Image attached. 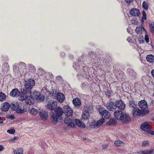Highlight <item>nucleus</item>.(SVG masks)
Instances as JSON below:
<instances>
[{
  "label": "nucleus",
  "mask_w": 154,
  "mask_h": 154,
  "mask_svg": "<svg viewBox=\"0 0 154 154\" xmlns=\"http://www.w3.org/2000/svg\"><path fill=\"white\" fill-rule=\"evenodd\" d=\"M151 74L152 76L154 77V69H153L152 70Z\"/></svg>",
  "instance_id": "nucleus-63"
},
{
  "label": "nucleus",
  "mask_w": 154,
  "mask_h": 154,
  "mask_svg": "<svg viewBox=\"0 0 154 154\" xmlns=\"http://www.w3.org/2000/svg\"><path fill=\"white\" fill-rule=\"evenodd\" d=\"M107 109L109 111H113L116 109V103L109 101L106 104Z\"/></svg>",
  "instance_id": "nucleus-5"
},
{
  "label": "nucleus",
  "mask_w": 154,
  "mask_h": 154,
  "mask_svg": "<svg viewBox=\"0 0 154 154\" xmlns=\"http://www.w3.org/2000/svg\"><path fill=\"white\" fill-rule=\"evenodd\" d=\"M39 96L38 99H36V100H38V102H42L44 100V97L43 95H41V94H40Z\"/></svg>",
  "instance_id": "nucleus-44"
},
{
  "label": "nucleus",
  "mask_w": 154,
  "mask_h": 154,
  "mask_svg": "<svg viewBox=\"0 0 154 154\" xmlns=\"http://www.w3.org/2000/svg\"><path fill=\"white\" fill-rule=\"evenodd\" d=\"M145 39L147 43L149 42V40L148 35H146L145 37Z\"/></svg>",
  "instance_id": "nucleus-54"
},
{
  "label": "nucleus",
  "mask_w": 154,
  "mask_h": 154,
  "mask_svg": "<svg viewBox=\"0 0 154 154\" xmlns=\"http://www.w3.org/2000/svg\"><path fill=\"white\" fill-rule=\"evenodd\" d=\"M75 122L76 125L79 127L84 128L85 127V126L83 122H81L78 119H76L75 120Z\"/></svg>",
  "instance_id": "nucleus-27"
},
{
  "label": "nucleus",
  "mask_w": 154,
  "mask_h": 154,
  "mask_svg": "<svg viewBox=\"0 0 154 154\" xmlns=\"http://www.w3.org/2000/svg\"><path fill=\"white\" fill-rule=\"evenodd\" d=\"M73 66L75 69H79L80 68L79 66L76 65L75 62L73 63Z\"/></svg>",
  "instance_id": "nucleus-49"
},
{
  "label": "nucleus",
  "mask_w": 154,
  "mask_h": 154,
  "mask_svg": "<svg viewBox=\"0 0 154 154\" xmlns=\"http://www.w3.org/2000/svg\"><path fill=\"white\" fill-rule=\"evenodd\" d=\"M146 59L148 62L153 63L154 62V56L152 55H148L146 57Z\"/></svg>",
  "instance_id": "nucleus-30"
},
{
  "label": "nucleus",
  "mask_w": 154,
  "mask_h": 154,
  "mask_svg": "<svg viewBox=\"0 0 154 154\" xmlns=\"http://www.w3.org/2000/svg\"><path fill=\"white\" fill-rule=\"evenodd\" d=\"M142 5L143 8L145 10H147L148 9V5L146 1L143 2Z\"/></svg>",
  "instance_id": "nucleus-42"
},
{
  "label": "nucleus",
  "mask_w": 154,
  "mask_h": 154,
  "mask_svg": "<svg viewBox=\"0 0 154 154\" xmlns=\"http://www.w3.org/2000/svg\"><path fill=\"white\" fill-rule=\"evenodd\" d=\"M27 94V92L23 90V91L20 93V95H18L19 96V100L20 101H23L25 100L27 96L26 95V94ZM28 94V93H27V94Z\"/></svg>",
  "instance_id": "nucleus-21"
},
{
  "label": "nucleus",
  "mask_w": 154,
  "mask_h": 154,
  "mask_svg": "<svg viewBox=\"0 0 154 154\" xmlns=\"http://www.w3.org/2000/svg\"><path fill=\"white\" fill-rule=\"evenodd\" d=\"M134 0H125V2L127 3H130L133 2Z\"/></svg>",
  "instance_id": "nucleus-57"
},
{
  "label": "nucleus",
  "mask_w": 154,
  "mask_h": 154,
  "mask_svg": "<svg viewBox=\"0 0 154 154\" xmlns=\"http://www.w3.org/2000/svg\"><path fill=\"white\" fill-rule=\"evenodd\" d=\"M132 37H129L127 38V40L129 42H132Z\"/></svg>",
  "instance_id": "nucleus-55"
},
{
  "label": "nucleus",
  "mask_w": 154,
  "mask_h": 154,
  "mask_svg": "<svg viewBox=\"0 0 154 154\" xmlns=\"http://www.w3.org/2000/svg\"><path fill=\"white\" fill-rule=\"evenodd\" d=\"M153 149L146 150L140 151L139 153L140 154H151L153 152Z\"/></svg>",
  "instance_id": "nucleus-32"
},
{
  "label": "nucleus",
  "mask_w": 154,
  "mask_h": 154,
  "mask_svg": "<svg viewBox=\"0 0 154 154\" xmlns=\"http://www.w3.org/2000/svg\"><path fill=\"white\" fill-rule=\"evenodd\" d=\"M64 112L65 115L67 116H71L73 113V111L70 107L65 106L63 107Z\"/></svg>",
  "instance_id": "nucleus-8"
},
{
  "label": "nucleus",
  "mask_w": 154,
  "mask_h": 154,
  "mask_svg": "<svg viewBox=\"0 0 154 154\" xmlns=\"http://www.w3.org/2000/svg\"><path fill=\"white\" fill-rule=\"evenodd\" d=\"M11 109L13 110L16 111L17 113L22 114L27 111L26 108H21L18 103H15L12 104Z\"/></svg>",
  "instance_id": "nucleus-2"
},
{
  "label": "nucleus",
  "mask_w": 154,
  "mask_h": 154,
  "mask_svg": "<svg viewBox=\"0 0 154 154\" xmlns=\"http://www.w3.org/2000/svg\"><path fill=\"white\" fill-rule=\"evenodd\" d=\"M1 107V110L2 111L6 112L8 110L10 106V104L8 102L4 103L2 104Z\"/></svg>",
  "instance_id": "nucleus-20"
},
{
  "label": "nucleus",
  "mask_w": 154,
  "mask_h": 154,
  "mask_svg": "<svg viewBox=\"0 0 154 154\" xmlns=\"http://www.w3.org/2000/svg\"><path fill=\"white\" fill-rule=\"evenodd\" d=\"M120 120L124 123H128L131 122V119L129 114H123Z\"/></svg>",
  "instance_id": "nucleus-7"
},
{
  "label": "nucleus",
  "mask_w": 154,
  "mask_h": 154,
  "mask_svg": "<svg viewBox=\"0 0 154 154\" xmlns=\"http://www.w3.org/2000/svg\"><path fill=\"white\" fill-rule=\"evenodd\" d=\"M149 142L148 141H145L143 142L142 146H145L149 145Z\"/></svg>",
  "instance_id": "nucleus-48"
},
{
  "label": "nucleus",
  "mask_w": 154,
  "mask_h": 154,
  "mask_svg": "<svg viewBox=\"0 0 154 154\" xmlns=\"http://www.w3.org/2000/svg\"><path fill=\"white\" fill-rule=\"evenodd\" d=\"M112 92L111 90H108L106 92V94L108 97L110 98L112 95Z\"/></svg>",
  "instance_id": "nucleus-41"
},
{
  "label": "nucleus",
  "mask_w": 154,
  "mask_h": 154,
  "mask_svg": "<svg viewBox=\"0 0 154 154\" xmlns=\"http://www.w3.org/2000/svg\"><path fill=\"white\" fill-rule=\"evenodd\" d=\"M73 104L75 106L80 107L81 105V100L78 98L74 99L72 101Z\"/></svg>",
  "instance_id": "nucleus-25"
},
{
  "label": "nucleus",
  "mask_w": 154,
  "mask_h": 154,
  "mask_svg": "<svg viewBox=\"0 0 154 154\" xmlns=\"http://www.w3.org/2000/svg\"><path fill=\"white\" fill-rule=\"evenodd\" d=\"M132 23L133 24L137 25V21L136 20L133 19L131 20Z\"/></svg>",
  "instance_id": "nucleus-56"
},
{
  "label": "nucleus",
  "mask_w": 154,
  "mask_h": 154,
  "mask_svg": "<svg viewBox=\"0 0 154 154\" xmlns=\"http://www.w3.org/2000/svg\"><path fill=\"white\" fill-rule=\"evenodd\" d=\"M18 138V137H15L13 139H11L10 141L11 143H14V141L16 140H17Z\"/></svg>",
  "instance_id": "nucleus-52"
},
{
  "label": "nucleus",
  "mask_w": 154,
  "mask_h": 154,
  "mask_svg": "<svg viewBox=\"0 0 154 154\" xmlns=\"http://www.w3.org/2000/svg\"><path fill=\"white\" fill-rule=\"evenodd\" d=\"M141 129L143 131L147 132L149 131V129L150 128L149 125L147 122H145L142 123L140 127Z\"/></svg>",
  "instance_id": "nucleus-18"
},
{
  "label": "nucleus",
  "mask_w": 154,
  "mask_h": 154,
  "mask_svg": "<svg viewBox=\"0 0 154 154\" xmlns=\"http://www.w3.org/2000/svg\"><path fill=\"white\" fill-rule=\"evenodd\" d=\"M3 66H5L7 67L8 68L9 67V66H8V63H4Z\"/></svg>",
  "instance_id": "nucleus-62"
},
{
  "label": "nucleus",
  "mask_w": 154,
  "mask_h": 154,
  "mask_svg": "<svg viewBox=\"0 0 154 154\" xmlns=\"http://www.w3.org/2000/svg\"><path fill=\"white\" fill-rule=\"evenodd\" d=\"M35 82L34 80L31 79L24 82V89L23 90L26 92L27 93L31 94L32 88L34 86Z\"/></svg>",
  "instance_id": "nucleus-1"
},
{
  "label": "nucleus",
  "mask_w": 154,
  "mask_h": 154,
  "mask_svg": "<svg viewBox=\"0 0 154 154\" xmlns=\"http://www.w3.org/2000/svg\"><path fill=\"white\" fill-rule=\"evenodd\" d=\"M84 110L90 114L93 111V108L91 106H88L86 105L84 106Z\"/></svg>",
  "instance_id": "nucleus-26"
},
{
  "label": "nucleus",
  "mask_w": 154,
  "mask_h": 154,
  "mask_svg": "<svg viewBox=\"0 0 154 154\" xmlns=\"http://www.w3.org/2000/svg\"><path fill=\"white\" fill-rule=\"evenodd\" d=\"M117 121L115 119H111L109 122L107 123V125H116Z\"/></svg>",
  "instance_id": "nucleus-34"
},
{
  "label": "nucleus",
  "mask_w": 154,
  "mask_h": 154,
  "mask_svg": "<svg viewBox=\"0 0 154 154\" xmlns=\"http://www.w3.org/2000/svg\"><path fill=\"white\" fill-rule=\"evenodd\" d=\"M55 113L59 117H60L63 113L62 109L60 107H58L55 109Z\"/></svg>",
  "instance_id": "nucleus-23"
},
{
  "label": "nucleus",
  "mask_w": 154,
  "mask_h": 154,
  "mask_svg": "<svg viewBox=\"0 0 154 154\" xmlns=\"http://www.w3.org/2000/svg\"><path fill=\"white\" fill-rule=\"evenodd\" d=\"M132 112L133 116L134 117L142 116V110H141L137 107L133 108Z\"/></svg>",
  "instance_id": "nucleus-10"
},
{
  "label": "nucleus",
  "mask_w": 154,
  "mask_h": 154,
  "mask_svg": "<svg viewBox=\"0 0 154 154\" xmlns=\"http://www.w3.org/2000/svg\"><path fill=\"white\" fill-rule=\"evenodd\" d=\"M150 31L152 35H154V22H150L149 23Z\"/></svg>",
  "instance_id": "nucleus-31"
},
{
  "label": "nucleus",
  "mask_w": 154,
  "mask_h": 154,
  "mask_svg": "<svg viewBox=\"0 0 154 154\" xmlns=\"http://www.w3.org/2000/svg\"><path fill=\"white\" fill-rule=\"evenodd\" d=\"M56 97L57 100L60 102H63L65 99L64 95L61 92L58 93L57 94Z\"/></svg>",
  "instance_id": "nucleus-24"
},
{
  "label": "nucleus",
  "mask_w": 154,
  "mask_h": 154,
  "mask_svg": "<svg viewBox=\"0 0 154 154\" xmlns=\"http://www.w3.org/2000/svg\"><path fill=\"white\" fill-rule=\"evenodd\" d=\"M109 145L108 143L103 144L102 145L103 148L104 149H106Z\"/></svg>",
  "instance_id": "nucleus-53"
},
{
  "label": "nucleus",
  "mask_w": 154,
  "mask_h": 154,
  "mask_svg": "<svg viewBox=\"0 0 154 154\" xmlns=\"http://www.w3.org/2000/svg\"><path fill=\"white\" fill-rule=\"evenodd\" d=\"M13 153L14 154H23V149L22 148H17L15 149H14Z\"/></svg>",
  "instance_id": "nucleus-28"
},
{
  "label": "nucleus",
  "mask_w": 154,
  "mask_h": 154,
  "mask_svg": "<svg viewBox=\"0 0 154 154\" xmlns=\"http://www.w3.org/2000/svg\"><path fill=\"white\" fill-rule=\"evenodd\" d=\"M149 111L148 110H143L142 111V116H144L146 114L149 113Z\"/></svg>",
  "instance_id": "nucleus-47"
},
{
  "label": "nucleus",
  "mask_w": 154,
  "mask_h": 154,
  "mask_svg": "<svg viewBox=\"0 0 154 154\" xmlns=\"http://www.w3.org/2000/svg\"><path fill=\"white\" fill-rule=\"evenodd\" d=\"M123 114L122 111L116 110L114 112V115L117 119L120 120Z\"/></svg>",
  "instance_id": "nucleus-15"
},
{
  "label": "nucleus",
  "mask_w": 154,
  "mask_h": 154,
  "mask_svg": "<svg viewBox=\"0 0 154 154\" xmlns=\"http://www.w3.org/2000/svg\"><path fill=\"white\" fill-rule=\"evenodd\" d=\"M26 67V64L22 62H20V63H15L13 66L14 70L15 71L19 69H23L25 68Z\"/></svg>",
  "instance_id": "nucleus-6"
},
{
  "label": "nucleus",
  "mask_w": 154,
  "mask_h": 154,
  "mask_svg": "<svg viewBox=\"0 0 154 154\" xmlns=\"http://www.w3.org/2000/svg\"><path fill=\"white\" fill-rule=\"evenodd\" d=\"M136 32L137 34H141L142 33L143 30L141 27H137L135 29Z\"/></svg>",
  "instance_id": "nucleus-40"
},
{
  "label": "nucleus",
  "mask_w": 154,
  "mask_h": 154,
  "mask_svg": "<svg viewBox=\"0 0 154 154\" xmlns=\"http://www.w3.org/2000/svg\"><path fill=\"white\" fill-rule=\"evenodd\" d=\"M57 106V103L55 101H50L48 104V107L50 110L55 109Z\"/></svg>",
  "instance_id": "nucleus-9"
},
{
  "label": "nucleus",
  "mask_w": 154,
  "mask_h": 154,
  "mask_svg": "<svg viewBox=\"0 0 154 154\" xmlns=\"http://www.w3.org/2000/svg\"><path fill=\"white\" fill-rule=\"evenodd\" d=\"M105 121V119L103 118L97 122L96 121L92 122L91 124L90 125L94 128H97L100 127Z\"/></svg>",
  "instance_id": "nucleus-3"
},
{
  "label": "nucleus",
  "mask_w": 154,
  "mask_h": 154,
  "mask_svg": "<svg viewBox=\"0 0 154 154\" xmlns=\"http://www.w3.org/2000/svg\"><path fill=\"white\" fill-rule=\"evenodd\" d=\"M62 78L61 76L59 75L57 77L56 80L57 81H59L60 79H61Z\"/></svg>",
  "instance_id": "nucleus-58"
},
{
  "label": "nucleus",
  "mask_w": 154,
  "mask_h": 154,
  "mask_svg": "<svg viewBox=\"0 0 154 154\" xmlns=\"http://www.w3.org/2000/svg\"><path fill=\"white\" fill-rule=\"evenodd\" d=\"M138 106L140 108L143 110L145 109L147 107L146 102L144 100L140 101L138 103Z\"/></svg>",
  "instance_id": "nucleus-14"
},
{
  "label": "nucleus",
  "mask_w": 154,
  "mask_h": 154,
  "mask_svg": "<svg viewBox=\"0 0 154 154\" xmlns=\"http://www.w3.org/2000/svg\"><path fill=\"white\" fill-rule=\"evenodd\" d=\"M15 131V130L13 128L11 129L8 130L7 131V132L10 134H14Z\"/></svg>",
  "instance_id": "nucleus-46"
},
{
  "label": "nucleus",
  "mask_w": 154,
  "mask_h": 154,
  "mask_svg": "<svg viewBox=\"0 0 154 154\" xmlns=\"http://www.w3.org/2000/svg\"><path fill=\"white\" fill-rule=\"evenodd\" d=\"M99 113L103 117L106 119H108L110 117V114L107 110L103 108H101L99 109Z\"/></svg>",
  "instance_id": "nucleus-4"
},
{
  "label": "nucleus",
  "mask_w": 154,
  "mask_h": 154,
  "mask_svg": "<svg viewBox=\"0 0 154 154\" xmlns=\"http://www.w3.org/2000/svg\"><path fill=\"white\" fill-rule=\"evenodd\" d=\"M85 86H86V85H85V84L84 83H81V87L82 88H85Z\"/></svg>",
  "instance_id": "nucleus-59"
},
{
  "label": "nucleus",
  "mask_w": 154,
  "mask_h": 154,
  "mask_svg": "<svg viewBox=\"0 0 154 154\" xmlns=\"http://www.w3.org/2000/svg\"><path fill=\"white\" fill-rule=\"evenodd\" d=\"M71 121H72L71 119L67 117L64 120V122L65 123L68 124Z\"/></svg>",
  "instance_id": "nucleus-45"
},
{
  "label": "nucleus",
  "mask_w": 154,
  "mask_h": 154,
  "mask_svg": "<svg viewBox=\"0 0 154 154\" xmlns=\"http://www.w3.org/2000/svg\"><path fill=\"white\" fill-rule=\"evenodd\" d=\"M116 108L118 107L120 109H123L125 108V104L121 100H117L116 102Z\"/></svg>",
  "instance_id": "nucleus-13"
},
{
  "label": "nucleus",
  "mask_w": 154,
  "mask_h": 154,
  "mask_svg": "<svg viewBox=\"0 0 154 154\" xmlns=\"http://www.w3.org/2000/svg\"><path fill=\"white\" fill-rule=\"evenodd\" d=\"M39 115L40 118L42 120L46 121L48 118V113L45 111H42L39 112Z\"/></svg>",
  "instance_id": "nucleus-11"
},
{
  "label": "nucleus",
  "mask_w": 154,
  "mask_h": 154,
  "mask_svg": "<svg viewBox=\"0 0 154 154\" xmlns=\"http://www.w3.org/2000/svg\"><path fill=\"white\" fill-rule=\"evenodd\" d=\"M68 126H70L72 128H75L76 127V125L74 124V123L71 121L68 124Z\"/></svg>",
  "instance_id": "nucleus-50"
},
{
  "label": "nucleus",
  "mask_w": 154,
  "mask_h": 154,
  "mask_svg": "<svg viewBox=\"0 0 154 154\" xmlns=\"http://www.w3.org/2000/svg\"><path fill=\"white\" fill-rule=\"evenodd\" d=\"M20 92L18 89L17 88L13 89L10 92V94L12 97H17L19 95Z\"/></svg>",
  "instance_id": "nucleus-16"
},
{
  "label": "nucleus",
  "mask_w": 154,
  "mask_h": 154,
  "mask_svg": "<svg viewBox=\"0 0 154 154\" xmlns=\"http://www.w3.org/2000/svg\"><path fill=\"white\" fill-rule=\"evenodd\" d=\"M90 114V113L86 112V111L84 110L83 112V115L82 116V119L85 120L88 119Z\"/></svg>",
  "instance_id": "nucleus-33"
},
{
  "label": "nucleus",
  "mask_w": 154,
  "mask_h": 154,
  "mask_svg": "<svg viewBox=\"0 0 154 154\" xmlns=\"http://www.w3.org/2000/svg\"><path fill=\"white\" fill-rule=\"evenodd\" d=\"M25 100L26 104L29 105H31L34 103V99L32 96H27Z\"/></svg>",
  "instance_id": "nucleus-19"
},
{
  "label": "nucleus",
  "mask_w": 154,
  "mask_h": 154,
  "mask_svg": "<svg viewBox=\"0 0 154 154\" xmlns=\"http://www.w3.org/2000/svg\"><path fill=\"white\" fill-rule=\"evenodd\" d=\"M29 112L31 115L35 116L38 113V111L37 109L33 108L29 110Z\"/></svg>",
  "instance_id": "nucleus-36"
},
{
  "label": "nucleus",
  "mask_w": 154,
  "mask_h": 154,
  "mask_svg": "<svg viewBox=\"0 0 154 154\" xmlns=\"http://www.w3.org/2000/svg\"><path fill=\"white\" fill-rule=\"evenodd\" d=\"M60 117H58V116L57 115L54 113H53L51 116V120L52 121V122L53 124H56L57 123L58 121V119Z\"/></svg>",
  "instance_id": "nucleus-22"
},
{
  "label": "nucleus",
  "mask_w": 154,
  "mask_h": 154,
  "mask_svg": "<svg viewBox=\"0 0 154 154\" xmlns=\"http://www.w3.org/2000/svg\"><path fill=\"white\" fill-rule=\"evenodd\" d=\"M142 14H143V17H142V22H143L144 20H143V19H144V20H146L147 19L146 18V14L144 11H143L142 12Z\"/></svg>",
  "instance_id": "nucleus-43"
},
{
  "label": "nucleus",
  "mask_w": 154,
  "mask_h": 154,
  "mask_svg": "<svg viewBox=\"0 0 154 154\" xmlns=\"http://www.w3.org/2000/svg\"><path fill=\"white\" fill-rule=\"evenodd\" d=\"M127 72L129 76L132 79H134L136 75V72L131 68H128L127 70Z\"/></svg>",
  "instance_id": "nucleus-17"
},
{
  "label": "nucleus",
  "mask_w": 154,
  "mask_h": 154,
  "mask_svg": "<svg viewBox=\"0 0 154 154\" xmlns=\"http://www.w3.org/2000/svg\"><path fill=\"white\" fill-rule=\"evenodd\" d=\"M57 93V91L56 89H53L52 91L50 93L54 98H56Z\"/></svg>",
  "instance_id": "nucleus-37"
},
{
  "label": "nucleus",
  "mask_w": 154,
  "mask_h": 154,
  "mask_svg": "<svg viewBox=\"0 0 154 154\" xmlns=\"http://www.w3.org/2000/svg\"><path fill=\"white\" fill-rule=\"evenodd\" d=\"M129 104L130 107H132L133 108H136L135 107L136 106L135 103L133 99H131L129 101Z\"/></svg>",
  "instance_id": "nucleus-38"
},
{
  "label": "nucleus",
  "mask_w": 154,
  "mask_h": 154,
  "mask_svg": "<svg viewBox=\"0 0 154 154\" xmlns=\"http://www.w3.org/2000/svg\"><path fill=\"white\" fill-rule=\"evenodd\" d=\"M6 98V95L3 93L0 92V102L5 101Z\"/></svg>",
  "instance_id": "nucleus-35"
},
{
  "label": "nucleus",
  "mask_w": 154,
  "mask_h": 154,
  "mask_svg": "<svg viewBox=\"0 0 154 154\" xmlns=\"http://www.w3.org/2000/svg\"><path fill=\"white\" fill-rule=\"evenodd\" d=\"M149 131H147V132L149 133L150 134L152 135H154V131L151 130V128L148 130Z\"/></svg>",
  "instance_id": "nucleus-51"
},
{
  "label": "nucleus",
  "mask_w": 154,
  "mask_h": 154,
  "mask_svg": "<svg viewBox=\"0 0 154 154\" xmlns=\"http://www.w3.org/2000/svg\"><path fill=\"white\" fill-rule=\"evenodd\" d=\"M3 120L1 117H0V123L2 124L3 123Z\"/></svg>",
  "instance_id": "nucleus-64"
},
{
  "label": "nucleus",
  "mask_w": 154,
  "mask_h": 154,
  "mask_svg": "<svg viewBox=\"0 0 154 154\" xmlns=\"http://www.w3.org/2000/svg\"><path fill=\"white\" fill-rule=\"evenodd\" d=\"M129 13L131 15L136 17L139 16L140 13V12L138 9L133 8L130 10Z\"/></svg>",
  "instance_id": "nucleus-12"
},
{
  "label": "nucleus",
  "mask_w": 154,
  "mask_h": 154,
  "mask_svg": "<svg viewBox=\"0 0 154 154\" xmlns=\"http://www.w3.org/2000/svg\"><path fill=\"white\" fill-rule=\"evenodd\" d=\"M4 146L1 145H0V152L2 151L4 149Z\"/></svg>",
  "instance_id": "nucleus-60"
},
{
  "label": "nucleus",
  "mask_w": 154,
  "mask_h": 154,
  "mask_svg": "<svg viewBox=\"0 0 154 154\" xmlns=\"http://www.w3.org/2000/svg\"><path fill=\"white\" fill-rule=\"evenodd\" d=\"M88 54L90 56H92L94 54V52L92 51H89L88 52Z\"/></svg>",
  "instance_id": "nucleus-61"
},
{
  "label": "nucleus",
  "mask_w": 154,
  "mask_h": 154,
  "mask_svg": "<svg viewBox=\"0 0 154 154\" xmlns=\"http://www.w3.org/2000/svg\"><path fill=\"white\" fill-rule=\"evenodd\" d=\"M40 94H41L39 92L36 91L35 90V91H33L32 93V95L36 99H38V98L39 97V96Z\"/></svg>",
  "instance_id": "nucleus-39"
},
{
  "label": "nucleus",
  "mask_w": 154,
  "mask_h": 154,
  "mask_svg": "<svg viewBox=\"0 0 154 154\" xmlns=\"http://www.w3.org/2000/svg\"><path fill=\"white\" fill-rule=\"evenodd\" d=\"M125 144L123 142L120 140H116L114 142V145L117 146H124Z\"/></svg>",
  "instance_id": "nucleus-29"
}]
</instances>
